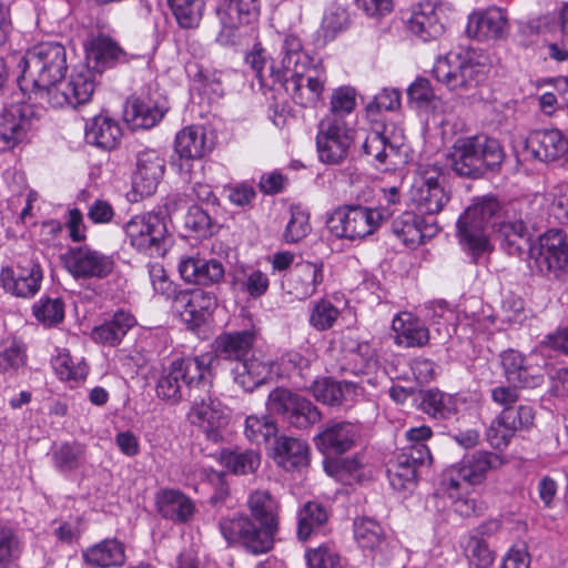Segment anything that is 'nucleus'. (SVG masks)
I'll list each match as a JSON object with an SVG mask.
<instances>
[{
    "label": "nucleus",
    "mask_w": 568,
    "mask_h": 568,
    "mask_svg": "<svg viewBox=\"0 0 568 568\" xmlns=\"http://www.w3.org/2000/svg\"><path fill=\"white\" fill-rule=\"evenodd\" d=\"M419 407L434 418L445 419L457 412V402L453 395L430 388L420 393Z\"/></svg>",
    "instance_id": "nucleus-42"
},
{
    "label": "nucleus",
    "mask_w": 568,
    "mask_h": 568,
    "mask_svg": "<svg viewBox=\"0 0 568 568\" xmlns=\"http://www.w3.org/2000/svg\"><path fill=\"white\" fill-rule=\"evenodd\" d=\"M505 158L500 142L485 134L459 136L446 152L452 171L457 176L470 180L499 171Z\"/></svg>",
    "instance_id": "nucleus-3"
},
{
    "label": "nucleus",
    "mask_w": 568,
    "mask_h": 568,
    "mask_svg": "<svg viewBox=\"0 0 568 568\" xmlns=\"http://www.w3.org/2000/svg\"><path fill=\"white\" fill-rule=\"evenodd\" d=\"M311 392L316 400L327 405H339L346 395L354 393L356 385L351 382H335L331 378L314 381Z\"/></svg>",
    "instance_id": "nucleus-44"
},
{
    "label": "nucleus",
    "mask_w": 568,
    "mask_h": 568,
    "mask_svg": "<svg viewBox=\"0 0 568 568\" xmlns=\"http://www.w3.org/2000/svg\"><path fill=\"white\" fill-rule=\"evenodd\" d=\"M121 135L122 132L119 123L109 116H94L85 125L87 142L104 150L114 149Z\"/></svg>",
    "instance_id": "nucleus-36"
},
{
    "label": "nucleus",
    "mask_w": 568,
    "mask_h": 568,
    "mask_svg": "<svg viewBox=\"0 0 568 568\" xmlns=\"http://www.w3.org/2000/svg\"><path fill=\"white\" fill-rule=\"evenodd\" d=\"M162 118V113L140 99L128 100L124 109V119L134 128L149 129L154 126Z\"/></svg>",
    "instance_id": "nucleus-48"
},
{
    "label": "nucleus",
    "mask_w": 568,
    "mask_h": 568,
    "mask_svg": "<svg viewBox=\"0 0 568 568\" xmlns=\"http://www.w3.org/2000/svg\"><path fill=\"white\" fill-rule=\"evenodd\" d=\"M85 455V446L78 443H62L52 452L54 467L60 471H72L80 467Z\"/></svg>",
    "instance_id": "nucleus-49"
},
{
    "label": "nucleus",
    "mask_w": 568,
    "mask_h": 568,
    "mask_svg": "<svg viewBox=\"0 0 568 568\" xmlns=\"http://www.w3.org/2000/svg\"><path fill=\"white\" fill-rule=\"evenodd\" d=\"M396 333V343L405 347H422L429 341V332L419 321L409 313L397 315L392 323Z\"/></svg>",
    "instance_id": "nucleus-39"
},
{
    "label": "nucleus",
    "mask_w": 568,
    "mask_h": 568,
    "mask_svg": "<svg viewBox=\"0 0 568 568\" xmlns=\"http://www.w3.org/2000/svg\"><path fill=\"white\" fill-rule=\"evenodd\" d=\"M135 324L136 320L131 313L120 310L110 320L94 327L91 335L98 343L115 346Z\"/></svg>",
    "instance_id": "nucleus-35"
},
{
    "label": "nucleus",
    "mask_w": 568,
    "mask_h": 568,
    "mask_svg": "<svg viewBox=\"0 0 568 568\" xmlns=\"http://www.w3.org/2000/svg\"><path fill=\"white\" fill-rule=\"evenodd\" d=\"M549 216L560 224H568V183L554 185L545 195Z\"/></svg>",
    "instance_id": "nucleus-56"
},
{
    "label": "nucleus",
    "mask_w": 568,
    "mask_h": 568,
    "mask_svg": "<svg viewBox=\"0 0 568 568\" xmlns=\"http://www.w3.org/2000/svg\"><path fill=\"white\" fill-rule=\"evenodd\" d=\"M19 65L20 88L27 90L31 85L36 99L47 102L67 73L65 48L58 42L39 43L26 52Z\"/></svg>",
    "instance_id": "nucleus-2"
},
{
    "label": "nucleus",
    "mask_w": 568,
    "mask_h": 568,
    "mask_svg": "<svg viewBox=\"0 0 568 568\" xmlns=\"http://www.w3.org/2000/svg\"><path fill=\"white\" fill-rule=\"evenodd\" d=\"M356 91L352 87H341L333 91L329 101V113L324 118L347 120V116L355 110Z\"/></svg>",
    "instance_id": "nucleus-54"
},
{
    "label": "nucleus",
    "mask_w": 568,
    "mask_h": 568,
    "mask_svg": "<svg viewBox=\"0 0 568 568\" xmlns=\"http://www.w3.org/2000/svg\"><path fill=\"white\" fill-rule=\"evenodd\" d=\"M509 29L506 13L496 7L469 16L466 32L479 41L499 40L507 36Z\"/></svg>",
    "instance_id": "nucleus-27"
},
{
    "label": "nucleus",
    "mask_w": 568,
    "mask_h": 568,
    "mask_svg": "<svg viewBox=\"0 0 568 568\" xmlns=\"http://www.w3.org/2000/svg\"><path fill=\"white\" fill-rule=\"evenodd\" d=\"M363 152L373 156L378 163L385 164L392 156L398 154V145L389 142L387 138L378 132L369 133L362 144Z\"/></svg>",
    "instance_id": "nucleus-55"
},
{
    "label": "nucleus",
    "mask_w": 568,
    "mask_h": 568,
    "mask_svg": "<svg viewBox=\"0 0 568 568\" xmlns=\"http://www.w3.org/2000/svg\"><path fill=\"white\" fill-rule=\"evenodd\" d=\"M528 257L534 260L541 274L560 277L568 271V244L565 233L559 229L545 232L539 236Z\"/></svg>",
    "instance_id": "nucleus-15"
},
{
    "label": "nucleus",
    "mask_w": 568,
    "mask_h": 568,
    "mask_svg": "<svg viewBox=\"0 0 568 568\" xmlns=\"http://www.w3.org/2000/svg\"><path fill=\"white\" fill-rule=\"evenodd\" d=\"M173 308L192 331L205 323L202 312L197 311V303L191 291H179L174 295Z\"/></svg>",
    "instance_id": "nucleus-51"
},
{
    "label": "nucleus",
    "mask_w": 568,
    "mask_h": 568,
    "mask_svg": "<svg viewBox=\"0 0 568 568\" xmlns=\"http://www.w3.org/2000/svg\"><path fill=\"white\" fill-rule=\"evenodd\" d=\"M210 150L204 129L187 126L181 130L175 138V151L183 159H201Z\"/></svg>",
    "instance_id": "nucleus-40"
},
{
    "label": "nucleus",
    "mask_w": 568,
    "mask_h": 568,
    "mask_svg": "<svg viewBox=\"0 0 568 568\" xmlns=\"http://www.w3.org/2000/svg\"><path fill=\"white\" fill-rule=\"evenodd\" d=\"M191 400L193 402L190 412V418L193 424L202 427L211 438H216V430L225 426L229 422L226 408L216 398L206 395L197 400L194 395Z\"/></svg>",
    "instance_id": "nucleus-32"
},
{
    "label": "nucleus",
    "mask_w": 568,
    "mask_h": 568,
    "mask_svg": "<svg viewBox=\"0 0 568 568\" xmlns=\"http://www.w3.org/2000/svg\"><path fill=\"white\" fill-rule=\"evenodd\" d=\"M220 460L234 475H247L257 470L261 455L254 449H223L220 453Z\"/></svg>",
    "instance_id": "nucleus-43"
},
{
    "label": "nucleus",
    "mask_w": 568,
    "mask_h": 568,
    "mask_svg": "<svg viewBox=\"0 0 568 568\" xmlns=\"http://www.w3.org/2000/svg\"><path fill=\"white\" fill-rule=\"evenodd\" d=\"M339 316L338 308L326 300L316 302L311 311L310 324L317 331L329 329Z\"/></svg>",
    "instance_id": "nucleus-59"
},
{
    "label": "nucleus",
    "mask_w": 568,
    "mask_h": 568,
    "mask_svg": "<svg viewBox=\"0 0 568 568\" xmlns=\"http://www.w3.org/2000/svg\"><path fill=\"white\" fill-rule=\"evenodd\" d=\"M400 106V93L396 89H384L366 105L369 116L381 111H394Z\"/></svg>",
    "instance_id": "nucleus-64"
},
{
    "label": "nucleus",
    "mask_w": 568,
    "mask_h": 568,
    "mask_svg": "<svg viewBox=\"0 0 568 568\" xmlns=\"http://www.w3.org/2000/svg\"><path fill=\"white\" fill-rule=\"evenodd\" d=\"M392 230L405 245L415 247L425 237L433 236L438 227L436 224L423 225V220L419 216L412 212H404L393 221Z\"/></svg>",
    "instance_id": "nucleus-34"
},
{
    "label": "nucleus",
    "mask_w": 568,
    "mask_h": 568,
    "mask_svg": "<svg viewBox=\"0 0 568 568\" xmlns=\"http://www.w3.org/2000/svg\"><path fill=\"white\" fill-rule=\"evenodd\" d=\"M384 217L378 210L362 205H346L333 212L327 226L337 237L354 241L373 234Z\"/></svg>",
    "instance_id": "nucleus-13"
},
{
    "label": "nucleus",
    "mask_w": 568,
    "mask_h": 568,
    "mask_svg": "<svg viewBox=\"0 0 568 568\" xmlns=\"http://www.w3.org/2000/svg\"><path fill=\"white\" fill-rule=\"evenodd\" d=\"M307 568H345V564L335 547L323 544L305 550Z\"/></svg>",
    "instance_id": "nucleus-53"
},
{
    "label": "nucleus",
    "mask_w": 568,
    "mask_h": 568,
    "mask_svg": "<svg viewBox=\"0 0 568 568\" xmlns=\"http://www.w3.org/2000/svg\"><path fill=\"white\" fill-rule=\"evenodd\" d=\"M324 278L323 263L301 262L285 275L282 285L290 295L306 300L317 292Z\"/></svg>",
    "instance_id": "nucleus-23"
},
{
    "label": "nucleus",
    "mask_w": 568,
    "mask_h": 568,
    "mask_svg": "<svg viewBox=\"0 0 568 568\" xmlns=\"http://www.w3.org/2000/svg\"><path fill=\"white\" fill-rule=\"evenodd\" d=\"M354 537L362 548L375 549L384 541L385 532L376 520L363 517L354 521Z\"/></svg>",
    "instance_id": "nucleus-52"
},
{
    "label": "nucleus",
    "mask_w": 568,
    "mask_h": 568,
    "mask_svg": "<svg viewBox=\"0 0 568 568\" xmlns=\"http://www.w3.org/2000/svg\"><path fill=\"white\" fill-rule=\"evenodd\" d=\"M69 272L75 278H104L114 268V260L88 246L71 248L64 256Z\"/></svg>",
    "instance_id": "nucleus-18"
},
{
    "label": "nucleus",
    "mask_w": 568,
    "mask_h": 568,
    "mask_svg": "<svg viewBox=\"0 0 568 568\" xmlns=\"http://www.w3.org/2000/svg\"><path fill=\"white\" fill-rule=\"evenodd\" d=\"M85 564L95 568L122 566L125 561L123 545L116 539H104L82 551Z\"/></svg>",
    "instance_id": "nucleus-37"
},
{
    "label": "nucleus",
    "mask_w": 568,
    "mask_h": 568,
    "mask_svg": "<svg viewBox=\"0 0 568 568\" xmlns=\"http://www.w3.org/2000/svg\"><path fill=\"white\" fill-rule=\"evenodd\" d=\"M155 506L159 514L175 524L189 523L195 513V504L184 493L178 489H161L155 495Z\"/></svg>",
    "instance_id": "nucleus-33"
},
{
    "label": "nucleus",
    "mask_w": 568,
    "mask_h": 568,
    "mask_svg": "<svg viewBox=\"0 0 568 568\" xmlns=\"http://www.w3.org/2000/svg\"><path fill=\"white\" fill-rule=\"evenodd\" d=\"M445 24L443 7L432 1L415 6L407 21L409 31L424 42L438 39L445 32Z\"/></svg>",
    "instance_id": "nucleus-21"
},
{
    "label": "nucleus",
    "mask_w": 568,
    "mask_h": 568,
    "mask_svg": "<svg viewBox=\"0 0 568 568\" xmlns=\"http://www.w3.org/2000/svg\"><path fill=\"white\" fill-rule=\"evenodd\" d=\"M254 342V332L247 329L221 334L214 342L216 357L234 364L233 379L246 392L262 385L271 374L266 363L252 356Z\"/></svg>",
    "instance_id": "nucleus-4"
},
{
    "label": "nucleus",
    "mask_w": 568,
    "mask_h": 568,
    "mask_svg": "<svg viewBox=\"0 0 568 568\" xmlns=\"http://www.w3.org/2000/svg\"><path fill=\"white\" fill-rule=\"evenodd\" d=\"M34 316L44 325L52 326L60 323L64 317V306L59 298L40 300L33 306Z\"/></svg>",
    "instance_id": "nucleus-61"
},
{
    "label": "nucleus",
    "mask_w": 568,
    "mask_h": 568,
    "mask_svg": "<svg viewBox=\"0 0 568 568\" xmlns=\"http://www.w3.org/2000/svg\"><path fill=\"white\" fill-rule=\"evenodd\" d=\"M505 376L514 386L534 388L544 382L541 367L531 363L515 349H507L500 355Z\"/></svg>",
    "instance_id": "nucleus-24"
},
{
    "label": "nucleus",
    "mask_w": 568,
    "mask_h": 568,
    "mask_svg": "<svg viewBox=\"0 0 568 568\" xmlns=\"http://www.w3.org/2000/svg\"><path fill=\"white\" fill-rule=\"evenodd\" d=\"M498 460V456L489 452L466 455L443 473L439 488L448 497L456 496L457 490L469 491L471 487L484 481Z\"/></svg>",
    "instance_id": "nucleus-10"
},
{
    "label": "nucleus",
    "mask_w": 568,
    "mask_h": 568,
    "mask_svg": "<svg viewBox=\"0 0 568 568\" xmlns=\"http://www.w3.org/2000/svg\"><path fill=\"white\" fill-rule=\"evenodd\" d=\"M297 518V537L305 541L326 524L328 515L323 505L308 501L300 509Z\"/></svg>",
    "instance_id": "nucleus-46"
},
{
    "label": "nucleus",
    "mask_w": 568,
    "mask_h": 568,
    "mask_svg": "<svg viewBox=\"0 0 568 568\" xmlns=\"http://www.w3.org/2000/svg\"><path fill=\"white\" fill-rule=\"evenodd\" d=\"M500 211V204L494 196L477 199L457 221L460 243L471 251L474 256L486 251L488 245L486 231L495 226L494 219Z\"/></svg>",
    "instance_id": "nucleus-7"
},
{
    "label": "nucleus",
    "mask_w": 568,
    "mask_h": 568,
    "mask_svg": "<svg viewBox=\"0 0 568 568\" xmlns=\"http://www.w3.org/2000/svg\"><path fill=\"white\" fill-rule=\"evenodd\" d=\"M356 131L347 120L323 118L318 123L316 149L321 162L337 165L348 156Z\"/></svg>",
    "instance_id": "nucleus-11"
},
{
    "label": "nucleus",
    "mask_w": 568,
    "mask_h": 568,
    "mask_svg": "<svg viewBox=\"0 0 568 568\" xmlns=\"http://www.w3.org/2000/svg\"><path fill=\"white\" fill-rule=\"evenodd\" d=\"M24 544L18 530L0 523V568H19Z\"/></svg>",
    "instance_id": "nucleus-41"
},
{
    "label": "nucleus",
    "mask_w": 568,
    "mask_h": 568,
    "mask_svg": "<svg viewBox=\"0 0 568 568\" xmlns=\"http://www.w3.org/2000/svg\"><path fill=\"white\" fill-rule=\"evenodd\" d=\"M251 518L273 528L280 526V504L268 490H253L246 501Z\"/></svg>",
    "instance_id": "nucleus-38"
},
{
    "label": "nucleus",
    "mask_w": 568,
    "mask_h": 568,
    "mask_svg": "<svg viewBox=\"0 0 568 568\" xmlns=\"http://www.w3.org/2000/svg\"><path fill=\"white\" fill-rule=\"evenodd\" d=\"M469 564L476 568H488L495 560V554L483 539L473 538L467 546Z\"/></svg>",
    "instance_id": "nucleus-63"
},
{
    "label": "nucleus",
    "mask_w": 568,
    "mask_h": 568,
    "mask_svg": "<svg viewBox=\"0 0 568 568\" xmlns=\"http://www.w3.org/2000/svg\"><path fill=\"white\" fill-rule=\"evenodd\" d=\"M282 53V69L271 65L270 77L278 80L296 104L304 108L315 105L324 90L323 72L312 67L313 59L295 36L284 39Z\"/></svg>",
    "instance_id": "nucleus-1"
},
{
    "label": "nucleus",
    "mask_w": 568,
    "mask_h": 568,
    "mask_svg": "<svg viewBox=\"0 0 568 568\" xmlns=\"http://www.w3.org/2000/svg\"><path fill=\"white\" fill-rule=\"evenodd\" d=\"M523 143L535 159L542 162L555 161L568 152V140L557 129L532 131Z\"/></svg>",
    "instance_id": "nucleus-28"
},
{
    "label": "nucleus",
    "mask_w": 568,
    "mask_h": 568,
    "mask_svg": "<svg viewBox=\"0 0 568 568\" xmlns=\"http://www.w3.org/2000/svg\"><path fill=\"white\" fill-rule=\"evenodd\" d=\"M178 270L186 283L203 286L219 284L225 275L222 262L216 258L182 257Z\"/></svg>",
    "instance_id": "nucleus-29"
},
{
    "label": "nucleus",
    "mask_w": 568,
    "mask_h": 568,
    "mask_svg": "<svg viewBox=\"0 0 568 568\" xmlns=\"http://www.w3.org/2000/svg\"><path fill=\"white\" fill-rule=\"evenodd\" d=\"M310 232V214L300 206H291V217L284 232L285 241L287 243H296Z\"/></svg>",
    "instance_id": "nucleus-58"
},
{
    "label": "nucleus",
    "mask_w": 568,
    "mask_h": 568,
    "mask_svg": "<svg viewBox=\"0 0 568 568\" xmlns=\"http://www.w3.org/2000/svg\"><path fill=\"white\" fill-rule=\"evenodd\" d=\"M209 357H184L173 361L163 369L156 383V395L160 399L172 405L184 398L194 396V392L205 388V374Z\"/></svg>",
    "instance_id": "nucleus-5"
},
{
    "label": "nucleus",
    "mask_w": 568,
    "mask_h": 568,
    "mask_svg": "<svg viewBox=\"0 0 568 568\" xmlns=\"http://www.w3.org/2000/svg\"><path fill=\"white\" fill-rule=\"evenodd\" d=\"M39 114L31 104L13 103L0 112V152L13 150L36 130Z\"/></svg>",
    "instance_id": "nucleus-16"
},
{
    "label": "nucleus",
    "mask_w": 568,
    "mask_h": 568,
    "mask_svg": "<svg viewBox=\"0 0 568 568\" xmlns=\"http://www.w3.org/2000/svg\"><path fill=\"white\" fill-rule=\"evenodd\" d=\"M145 59L139 53H129L119 47L116 42L108 37H98L92 40L87 50V68L94 73H103L118 63H128L132 60Z\"/></svg>",
    "instance_id": "nucleus-22"
},
{
    "label": "nucleus",
    "mask_w": 568,
    "mask_h": 568,
    "mask_svg": "<svg viewBox=\"0 0 568 568\" xmlns=\"http://www.w3.org/2000/svg\"><path fill=\"white\" fill-rule=\"evenodd\" d=\"M438 82L453 91H465L477 87L485 80V68L475 61L468 51H452L439 57L433 68Z\"/></svg>",
    "instance_id": "nucleus-9"
},
{
    "label": "nucleus",
    "mask_w": 568,
    "mask_h": 568,
    "mask_svg": "<svg viewBox=\"0 0 568 568\" xmlns=\"http://www.w3.org/2000/svg\"><path fill=\"white\" fill-rule=\"evenodd\" d=\"M168 3L181 28L195 29L200 26L205 9L204 0H168Z\"/></svg>",
    "instance_id": "nucleus-47"
},
{
    "label": "nucleus",
    "mask_w": 568,
    "mask_h": 568,
    "mask_svg": "<svg viewBox=\"0 0 568 568\" xmlns=\"http://www.w3.org/2000/svg\"><path fill=\"white\" fill-rule=\"evenodd\" d=\"M246 63L255 72L256 78L262 87L273 88L278 80L270 77V67L273 65L275 69H282V64L276 67L274 63H267L265 51L263 49H254L245 58Z\"/></svg>",
    "instance_id": "nucleus-60"
},
{
    "label": "nucleus",
    "mask_w": 568,
    "mask_h": 568,
    "mask_svg": "<svg viewBox=\"0 0 568 568\" xmlns=\"http://www.w3.org/2000/svg\"><path fill=\"white\" fill-rule=\"evenodd\" d=\"M359 436L357 425L348 422H332L316 436V446L326 455L349 450Z\"/></svg>",
    "instance_id": "nucleus-31"
},
{
    "label": "nucleus",
    "mask_w": 568,
    "mask_h": 568,
    "mask_svg": "<svg viewBox=\"0 0 568 568\" xmlns=\"http://www.w3.org/2000/svg\"><path fill=\"white\" fill-rule=\"evenodd\" d=\"M275 464L287 471L301 470L310 463L308 444L296 437L278 435L271 446Z\"/></svg>",
    "instance_id": "nucleus-26"
},
{
    "label": "nucleus",
    "mask_w": 568,
    "mask_h": 568,
    "mask_svg": "<svg viewBox=\"0 0 568 568\" xmlns=\"http://www.w3.org/2000/svg\"><path fill=\"white\" fill-rule=\"evenodd\" d=\"M267 407L298 429L310 428L322 419L321 412L311 400L283 387L270 393Z\"/></svg>",
    "instance_id": "nucleus-14"
},
{
    "label": "nucleus",
    "mask_w": 568,
    "mask_h": 568,
    "mask_svg": "<svg viewBox=\"0 0 568 568\" xmlns=\"http://www.w3.org/2000/svg\"><path fill=\"white\" fill-rule=\"evenodd\" d=\"M277 425L266 415H250L245 419L244 434L246 438L256 444L268 443L277 435Z\"/></svg>",
    "instance_id": "nucleus-50"
},
{
    "label": "nucleus",
    "mask_w": 568,
    "mask_h": 568,
    "mask_svg": "<svg viewBox=\"0 0 568 568\" xmlns=\"http://www.w3.org/2000/svg\"><path fill=\"white\" fill-rule=\"evenodd\" d=\"M410 199L422 214L439 213L449 202L450 195L444 186L410 189Z\"/></svg>",
    "instance_id": "nucleus-45"
},
{
    "label": "nucleus",
    "mask_w": 568,
    "mask_h": 568,
    "mask_svg": "<svg viewBox=\"0 0 568 568\" xmlns=\"http://www.w3.org/2000/svg\"><path fill=\"white\" fill-rule=\"evenodd\" d=\"M130 244L150 256H163L168 251V229L160 213L148 212L133 216L125 225Z\"/></svg>",
    "instance_id": "nucleus-12"
},
{
    "label": "nucleus",
    "mask_w": 568,
    "mask_h": 568,
    "mask_svg": "<svg viewBox=\"0 0 568 568\" xmlns=\"http://www.w3.org/2000/svg\"><path fill=\"white\" fill-rule=\"evenodd\" d=\"M95 90V73L90 69L82 68L71 74L68 82H62L47 103L52 108L70 105L77 108L88 103Z\"/></svg>",
    "instance_id": "nucleus-19"
},
{
    "label": "nucleus",
    "mask_w": 568,
    "mask_h": 568,
    "mask_svg": "<svg viewBox=\"0 0 568 568\" xmlns=\"http://www.w3.org/2000/svg\"><path fill=\"white\" fill-rule=\"evenodd\" d=\"M258 12V0H222L216 7L221 26L216 42L221 45L235 44L239 41L237 30L256 19Z\"/></svg>",
    "instance_id": "nucleus-17"
},
{
    "label": "nucleus",
    "mask_w": 568,
    "mask_h": 568,
    "mask_svg": "<svg viewBox=\"0 0 568 568\" xmlns=\"http://www.w3.org/2000/svg\"><path fill=\"white\" fill-rule=\"evenodd\" d=\"M540 205L537 200L525 203L520 206L518 215H507L498 224L497 237L503 250L509 255L524 257L529 256L535 244L532 243L534 232L538 229L541 217L534 214Z\"/></svg>",
    "instance_id": "nucleus-8"
},
{
    "label": "nucleus",
    "mask_w": 568,
    "mask_h": 568,
    "mask_svg": "<svg viewBox=\"0 0 568 568\" xmlns=\"http://www.w3.org/2000/svg\"><path fill=\"white\" fill-rule=\"evenodd\" d=\"M219 528L229 546H241L254 556L271 551L275 535L278 532L277 528L256 524L250 516L243 514L222 518Z\"/></svg>",
    "instance_id": "nucleus-6"
},
{
    "label": "nucleus",
    "mask_w": 568,
    "mask_h": 568,
    "mask_svg": "<svg viewBox=\"0 0 568 568\" xmlns=\"http://www.w3.org/2000/svg\"><path fill=\"white\" fill-rule=\"evenodd\" d=\"M417 456L400 450L387 463V478L394 489L409 490L418 478L419 468L430 465L433 457L425 449L417 452Z\"/></svg>",
    "instance_id": "nucleus-20"
},
{
    "label": "nucleus",
    "mask_w": 568,
    "mask_h": 568,
    "mask_svg": "<svg viewBox=\"0 0 568 568\" xmlns=\"http://www.w3.org/2000/svg\"><path fill=\"white\" fill-rule=\"evenodd\" d=\"M42 270L38 263L29 261L26 266H18L17 272L2 268L0 282L3 288L20 297L33 296L40 288Z\"/></svg>",
    "instance_id": "nucleus-30"
},
{
    "label": "nucleus",
    "mask_w": 568,
    "mask_h": 568,
    "mask_svg": "<svg viewBox=\"0 0 568 568\" xmlns=\"http://www.w3.org/2000/svg\"><path fill=\"white\" fill-rule=\"evenodd\" d=\"M501 422L510 426L514 432L519 428L528 427L532 424L535 414L532 407L528 405H520L517 408L506 407L500 413Z\"/></svg>",
    "instance_id": "nucleus-62"
},
{
    "label": "nucleus",
    "mask_w": 568,
    "mask_h": 568,
    "mask_svg": "<svg viewBox=\"0 0 568 568\" xmlns=\"http://www.w3.org/2000/svg\"><path fill=\"white\" fill-rule=\"evenodd\" d=\"M164 159L154 150L138 153L132 186L141 196L153 194L164 173Z\"/></svg>",
    "instance_id": "nucleus-25"
},
{
    "label": "nucleus",
    "mask_w": 568,
    "mask_h": 568,
    "mask_svg": "<svg viewBox=\"0 0 568 568\" xmlns=\"http://www.w3.org/2000/svg\"><path fill=\"white\" fill-rule=\"evenodd\" d=\"M27 362L26 349L16 338L7 339L0 344V372H14Z\"/></svg>",
    "instance_id": "nucleus-57"
}]
</instances>
